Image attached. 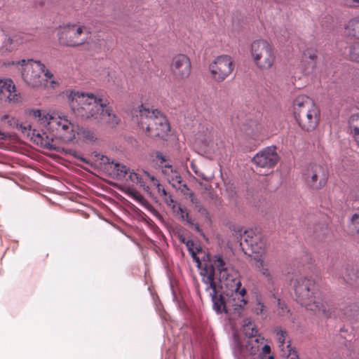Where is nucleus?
I'll use <instances>...</instances> for the list:
<instances>
[{
	"mask_svg": "<svg viewBox=\"0 0 359 359\" xmlns=\"http://www.w3.org/2000/svg\"><path fill=\"white\" fill-rule=\"evenodd\" d=\"M226 192L229 194V196L233 198L236 195V189L233 184H229L226 189Z\"/></svg>",
	"mask_w": 359,
	"mask_h": 359,
	"instance_id": "obj_42",
	"label": "nucleus"
},
{
	"mask_svg": "<svg viewBox=\"0 0 359 359\" xmlns=\"http://www.w3.org/2000/svg\"><path fill=\"white\" fill-rule=\"evenodd\" d=\"M144 172H147L142 171V173H139L130 170L126 180L139 185L140 187H142L145 191L149 192V187L146 185V180H149V178L144 175Z\"/></svg>",
	"mask_w": 359,
	"mask_h": 359,
	"instance_id": "obj_23",
	"label": "nucleus"
},
{
	"mask_svg": "<svg viewBox=\"0 0 359 359\" xmlns=\"http://www.w3.org/2000/svg\"><path fill=\"white\" fill-rule=\"evenodd\" d=\"M7 137V134L0 130V140H6Z\"/></svg>",
	"mask_w": 359,
	"mask_h": 359,
	"instance_id": "obj_45",
	"label": "nucleus"
},
{
	"mask_svg": "<svg viewBox=\"0 0 359 359\" xmlns=\"http://www.w3.org/2000/svg\"><path fill=\"white\" fill-rule=\"evenodd\" d=\"M279 161L276 147H267L259 151L252 158V162L262 168H272Z\"/></svg>",
	"mask_w": 359,
	"mask_h": 359,
	"instance_id": "obj_16",
	"label": "nucleus"
},
{
	"mask_svg": "<svg viewBox=\"0 0 359 359\" xmlns=\"http://www.w3.org/2000/svg\"><path fill=\"white\" fill-rule=\"evenodd\" d=\"M296 300L306 309L325 317L332 316L331 307L318 295L313 280L303 276H297L293 281Z\"/></svg>",
	"mask_w": 359,
	"mask_h": 359,
	"instance_id": "obj_3",
	"label": "nucleus"
},
{
	"mask_svg": "<svg viewBox=\"0 0 359 359\" xmlns=\"http://www.w3.org/2000/svg\"><path fill=\"white\" fill-rule=\"evenodd\" d=\"M289 310L284 302L281 301L280 299H278V309L277 313L279 316H285Z\"/></svg>",
	"mask_w": 359,
	"mask_h": 359,
	"instance_id": "obj_36",
	"label": "nucleus"
},
{
	"mask_svg": "<svg viewBox=\"0 0 359 359\" xmlns=\"http://www.w3.org/2000/svg\"><path fill=\"white\" fill-rule=\"evenodd\" d=\"M76 135L79 140L86 143H93L97 139L94 132L83 128H78L76 130Z\"/></svg>",
	"mask_w": 359,
	"mask_h": 359,
	"instance_id": "obj_26",
	"label": "nucleus"
},
{
	"mask_svg": "<svg viewBox=\"0 0 359 359\" xmlns=\"http://www.w3.org/2000/svg\"><path fill=\"white\" fill-rule=\"evenodd\" d=\"M144 175L149 178L151 182L153 183V185L157 188L158 193L159 194L161 197L167 196V191L164 189V187L159 183L158 180L154 176L151 175L149 172H144Z\"/></svg>",
	"mask_w": 359,
	"mask_h": 359,
	"instance_id": "obj_33",
	"label": "nucleus"
},
{
	"mask_svg": "<svg viewBox=\"0 0 359 359\" xmlns=\"http://www.w3.org/2000/svg\"><path fill=\"white\" fill-rule=\"evenodd\" d=\"M253 311L257 315H261L262 317H266V308L261 297H257L256 304L253 307Z\"/></svg>",
	"mask_w": 359,
	"mask_h": 359,
	"instance_id": "obj_32",
	"label": "nucleus"
},
{
	"mask_svg": "<svg viewBox=\"0 0 359 359\" xmlns=\"http://www.w3.org/2000/svg\"><path fill=\"white\" fill-rule=\"evenodd\" d=\"M34 118L37 119L41 124L45 125L47 130L53 133L55 138L60 139L63 142H71L76 137V129L74 125L69 120L64 116H54L43 115L39 109L30 111Z\"/></svg>",
	"mask_w": 359,
	"mask_h": 359,
	"instance_id": "obj_5",
	"label": "nucleus"
},
{
	"mask_svg": "<svg viewBox=\"0 0 359 359\" xmlns=\"http://www.w3.org/2000/svg\"><path fill=\"white\" fill-rule=\"evenodd\" d=\"M274 333L276 336V340L279 344V347L283 350L284 345L288 338L287 332L285 330L282 329L280 327H277L274 329Z\"/></svg>",
	"mask_w": 359,
	"mask_h": 359,
	"instance_id": "obj_30",
	"label": "nucleus"
},
{
	"mask_svg": "<svg viewBox=\"0 0 359 359\" xmlns=\"http://www.w3.org/2000/svg\"><path fill=\"white\" fill-rule=\"evenodd\" d=\"M68 99L74 115L83 120H94L111 126L118 124L120 119L109 106L107 100L93 93L72 91Z\"/></svg>",
	"mask_w": 359,
	"mask_h": 359,
	"instance_id": "obj_2",
	"label": "nucleus"
},
{
	"mask_svg": "<svg viewBox=\"0 0 359 359\" xmlns=\"http://www.w3.org/2000/svg\"><path fill=\"white\" fill-rule=\"evenodd\" d=\"M186 245L201 269V275L203 282L207 285L206 290H212L210 296L215 310L218 313H232L239 317L248 300L246 290L241 288L238 272L219 255L208 257L209 264L202 267L194 250V241L188 240Z\"/></svg>",
	"mask_w": 359,
	"mask_h": 359,
	"instance_id": "obj_1",
	"label": "nucleus"
},
{
	"mask_svg": "<svg viewBox=\"0 0 359 359\" xmlns=\"http://www.w3.org/2000/svg\"><path fill=\"white\" fill-rule=\"evenodd\" d=\"M317 54L316 50L312 48L306 49L303 54L301 62L302 70L306 75L313 72L316 67Z\"/></svg>",
	"mask_w": 359,
	"mask_h": 359,
	"instance_id": "obj_18",
	"label": "nucleus"
},
{
	"mask_svg": "<svg viewBox=\"0 0 359 359\" xmlns=\"http://www.w3.org/2000/svg\"><path fill=\"white\" fill-rule=\"evenodd\" d=\"M170 70L173 78L177 81H184L191 72L190 58L185 54L174 55L170 60Z\"/></svg>",
	"mask_w": 359,
	"mask_h": 359,
	"instance_id": "obj_12",
	"label": "nucleus"
},
{
	"mask_svg": "<svg viewBox=\"0 0 359 359\" xmlns=\"http://www.w3.org/2000/svg\"><path fill=\"white\" fill-rule=\"evenodd\" d=\"M348 56L350 60L359 62V41L353 43L349 47Z\"/></svg>",
	"mask_w": 359,
	"mask_h": 359,
	"instance_id": "obj_31",
	"label": "nucleus"
},
{
	"mask_svg": "<svg viewBox=\"0 0 359 359\" xmlns=\"http://www.w3.org/2000/svg\"><path fill=\"white\" fill-rule=\"evenodd\" d=\"M164 202L170 207H172V208H175V201L172 199V196L170 194V193L167 192L166 196L161 197Z\"/></svg>",
	"mask_w": 359,
	"mask_h": 359,
	"instance_id": "obj_40",
	"label": "nucleus"
},
{
	"mask_svg": "<svg viewBox=\"0 0 359 359\" xmlns=\"http://www.w3.org/2000/svg\"><path fill=\"white\" fill-rule=\"evenodd\" d=\"M8 65H13L21 72L22 78L24 81L29 86L33 88L39 87L42 84V74L46 78V81H50L53 83L51 79L53 74L46 69V67L39 61L33 60H22L20 61L8 63Z\"/></svg>",
	"mask_w": 359,
	"mask_h": 359,
	"instance_id": "obj_7",
	"label": "nucleus"
},
{
	"mask_svg": "<svg viewBox=\"0 0 359 359\" xmlns=\"http://www.w3.org/2000/svg\"><path fill=\"white\" fill-rule=\"evenodd\" d=\"M241 245L243 250L247 248L252 253L262 255L265 250L266 240L261 234L255 233L253 230H247L242 236Z\"/></svg>",
	"mask_w": 359,
	"mask_h": 359,
	"instance_id": "obj_14",
	"label": "nucleus"
},
{
	"mask_svg": "<svg viewBox=\"0 0 359 359\" xmlns=\"http://www.w3.org/2000/svg\"><path fill=\"white\" fill-rule=\"evenodd\" d=\"M138 124L151 137H162L170 131L166 117L158 109H149L141 106L139 110Z\"/></svg>",
	"mask_w": 359,
	"mask_h": 359,
	"instance_id": "obj_6",
	"label": "nucleus"
},
{
	"mask_svg": "<svg viewBox=\"0 0 359 359\" xmlns=\"http://www.w3.org/2000/svg\"><path fill=\"white\" fill-rule=\"evenodd\" d=\"M349 228L353 233L359 234V211L351 216Z\"/></svg>",
	"mask_w": 359,
	"mask_h": 359,
	"instance_id": "obj_34",
	"label": "nucleus"
},
{
	"mask_svg": "<svg viewBox=\"0 0 359 359\" xmlns=\"http://www.w3.org/2000/svg\"><path fill=\"white\" fill-rule=\"evenodd\" d=\"M107 163L114 165V170L116 172V177L118 179H122L126 177L128 174L130 169L126 165L118 163H114L113 161L110 162V159L106 157Z\"/></svg>",
	"mask_w": 359,
	"mask_h": 359,
	"instance_id": "obj_27",
	"label": "nucleus"
},
{
	"mask_svg": "<svg viewBox=\"0 0 359 359\" xmlns=\"http://www.w3.org/2000/svg\"><path fill=\"white\" fill-rule=\"evenodd\" d=\"M330 230L325 224H318L313 227V236L316 238L323 241L327 238Z\"/></svg>",
	"mask_w": 359,
	"mask_h": 359,
	"instance_id": "obj_28",
	"label": "nucleus"
},
{
	"mask_svg": "<svg viewBox=\"0 0 359 359\" xmlns=\"http://www.w3.org/2000/svg\"><path fill=\"white\" fill-rule=\"evenodd\" d=\"M306 184L313 190H319L327 184V174L323 166L316 163L308 165L303 172Z\"/></svg>",
	"mask_w": 359,
	"mask_h": 359,
	"instance_id": "obj_11",
	"label": "nucleus"
},
{
	"mask_svg": "<svg viewBox=\"0 0 359 359\" xmlns=\"http://www.w3.org/2000/svg\"><path fill=\"white\" fill-rule=\"evenodd\" d=\"M0 100L18 103L21 100L20 94L11 79H0Z\"/></svg>",
	"mask_w": 359,
	"mask_h": 359,
	"instance_id": "obj_17",
	"label": "nucleus"
},
{
	"mask_svg": "<svg viewBox=\"0 0 359 359\" xmlns=\"http://www.w3.org/2000/svg\"><path fill=\"white\" fill-rule=\"evenodd\" d=\"M256 267L265 285L269 290H275L278 280V273L276 267L260 259H258Z\"/></svg>",
	"mask_w": 359,
	"mask_h": 359,
	"instance_id": "obj_15",
	"label": "nucleus"
},
{
	"mask_svg": "<svg viewBox=\"0 0 359 359\" xmlns=\"http://www.w3.org/2000/svg\"><path fill=\"white\" fill-rule=\"evenodd\" d=\"M259 339L255 338V339H251L248 341V344L247 345V348L249 349L250 354H255L257 351H259Z\"/></svg>",
	"mask_w": 359,
	"mask_h": 359,
	"instance_id": "obj_35",
	"label": "nucleus"
},
{
	"mask_svg": "<svg viewBox=\"0 0 359 359\" xmlns=\"http://www.w3.org/2000/svg\"><path fill=\"white\" fill-rule=\"evenodd\" d=\"M342 4L344 6L349 8H359V0H342Z\"/></svg>",
	"mask_w": 359,
	"mask_h": 359,
	"instance_id": "obj_37",
	"label": "nucleus"
},
{
	"mask_svg": "<svg viewBox=\"0 0 359 359\" xmlns=\"http://www.w3.org/2000/svg\"><path fill=\"white\" fill-rule=\"evenodd\" d=\"M293 112L299 127L306 131L313 130L318 126L320 111L312 99L300 95L293 102Z\"/></svg>",
	"mask_w": 359,
	"mask_h": 359,
	"instance_id": "obj_4",
	"label": "nucleus"
},
{
	"mask_svg": "<svg viewBox=\"0 0 359 359\" xmlns=\"http://www.w3.org/2000/svg\"><path fill=\"white\" fill-rule=\"evenodd\" d=\"M73 156H74V158H76V159L79 160L80 161H81V162H83L84 163H86V164L89 163V161L87 159H86L85 158H83L78 152L74 151V154H73Z\"/></svg>",
	"mask_w": 359,
	"mask_h": 359,
	"instance_id": "obj_43",
	"label": "nucleus"
},
{
	"mask_svg": "<svg viewBox=\"0 0 359 359\" xmlns=\"http://www.w3.org/2000/svg\"><path fill=\"white\" fill-rule=\"evenodd\" d=\"M90 32L83 25L80 23L68 24L61 28L58 39L61 44L76 47L88 42Z\"/></svg>",
	"mask_w": 359,
	"mask_h": 359,
	"instance_id": "obj_9",
	"label": "nucleus"
},
{
	"mask_svg": "<svg viewBox=\"0 0 359 359\" xmlns=\"http://www.w3.org/2000/svg\"><path fill=\"white\" fill-rule=\"evenodd\" d=\"M182 186H183V187H184L185 189H187V190L189 189H188V187H187V186L186 184H183Z\"/></svg>",
	"mask_w": 359,
	"mask_h": 359,
	"instance_id": "obj_48",
	"label": "nucleus"
},
{
	"mask_svg": "<svg viewBox=\"0 0 359 359\" xmlns=\"http://www.w3.org/2000/svg\"><path fill=\"white\" fill-rule=\"evenodd\" d=\"M271 352V348L269 345H264L263 347H262V354L264 355H269Z\"/></svg>",
	"mask_w": 359,
	"mask_h": 359,
	"instance_id": "obj_44",
	"label": "nucleus"
},
{
	"mask_svg": "<svg viewBox=\"0 0 359 359\" xmlns=\"http://www.w3.org/2000/svg\"><path fill=\"white\" fill-rule=\"evenodd\" d=\"M345 33L348 36L359 39V15L350 19L345 25Z\"/></svg>",
	"mask_w": 359,
	"mask_h": 359,
	"instance_id": "obj_24",
	"label": "nucleus"
},
{
	"mask_svg": "<svg viewBox=\"0 0 359 359\" xmlns=\"http://www.w3.org/2000/svg\"><path fill=\"white\" fill-rule=\"evenodd\" d=\"M195 229H196V231H201L200 227H199V226H198V224H197V225H196Z\"/></svg>",
	"mask_w": 359,
	"mask_h": 359,
	"instance_id": "obj_46",
	"label": "nucleus"
},
{
	"mask_svg": "<svg viewBox=\"0 0 359 359\" xmlns=\"http://www.w3.org/2000/svg\"><path fill=\"white\" fill-rule=\"evenodd\" d=\"M160 158L161 159L162 162L165 161V158L163 156H161Z\"/></svg>",
	"mask_w": 359,
	"mask_h": 359,
	"instance_id": "obj_47",
	"label": "nucleus"
},
{
	"mask_svg": "<svg viewBox=\"0 0 359 359\" xmlns=\"http://www.w3.org/2000/svg\"><path fill=\"white\" fill-rule=\"evenodd\" d=\"M177 215H180L184 220H186L188 222H191V219L189 218V213L187 212L185 208L179 206L177 210Z\"/></svg>",
	"mask_w": 359,
	"mask_h": 359,
	"instance_id": "obj_39",
	"label": "nucleus"
},
{
	"mask_svg": "<svg viewBox=\"0 0 359 359\" xmlns=\"http://www.w3.org/2000/svg\"><path fill=\"white\" fill-rule=\"evenodd\" d=\"M275 1H277V2H280V1H282L283 0H275Z\"/></svg>",
	"mask_w": 359,
	"mask_h": 359,
	"instance_id": "obj_50",
	"label": "nucleus"
},
{
	"mask_svg": "<svg viewBox=\"0 0 359 359\" xmlns=\"http://www.w3.org/2000/svg\"><path fill=\"white\" fill-rule=\"evenodd\" d=\"M243 332L247 337L251 339L257 336L258 330L252 321L246 319L243 324Z\"/></svg>",
	"mask_w": 359,
	"mask_h": 359,
	"instance_id": "obj_29",
	"label": "nucleus"
},
{
	"mask_svg": "<svg viewBox=\"0 0 359 359\" xmlns=\"http://www.w3.org/2000/svg\"><path fill=\"white\" fill-rule=\"evenodd\" d=\"M211 78L217 83L224 81L234 69L233 60L229 55L216 57L209 65Z\"/></svg>",
	"mask_w": 359,
	"mask_h": 359,
	"instance_id": "obj_10",
	"label": "nucleus"
},
{
	"mask_svg": "<svg viewBox=\"0 0 359 359\" xmlns=\"http://www.w3.org/2000/svg\"><path fill=\"white\" fill-rule=\"evenodd\" d=\"M162 173L173 187L180 189L182 177L176 169H174L172 165L165 164L162 166Z\"/></svg>",
	"mask_w": 359,
	"mask_h": 359,
	"instance_id": "obj_20",
	"label": "nucleus"
},
{
	"mask_svg": "<svg viewBox=\"0 0 359 359\" xmlns=\"http://www.w3.org/2000/svg\"><path fill=\"white\" fill-rule=\"evenodd\" d=\"M128 194L133 197L137 201H139L140 203L144 201V197L135 189H129L128 191Z\"/></svg>",
	"mask_w": 359,
	"mask_h": 359,
	"instance_id": "obj_38",
	"label": "nucleus"
},
{
	"mask_svg": "<svg viewBox=\"0 0 359 359\" xmlns=\"http://www.w3.org/2000/svg\"><path fill=\"white\" fill-rule=\"evenodd\" d=\"M196 139L205 151L215 153L219 149L217 135L210 125H201Z\"/></svg>",
	"mask_w": 359,
	"mask_h": 359,
	"instance_id": "obj_13",
	"label": "nucleus"
},
{
	"mask_svg": "<svg viewBox=\"0 0 359 359\" xmlns=\"http://www.w3.org/2000/svg\"><path fill=\"white\" fill-rule=\"evenodd\" d=\"M287 345L286 348L287 349L288 356H290V359H299L294 350L292 348L290 341H287Z\"/></svg>",
	"mask_w": 359,
	"mask_h": 359,
	"instance_id": "obj_41",
	"label": "nucleus"
},
{
	"mask_svg": "<svg viewBox=\"0 0 359 359\" xmlns=\"http://www.w3.org/2000/svg\"><path fill=\"white\" fill-rule=\"evenodd\" d=\"M32 140L38 145L46 149H50L53 147V133L50 135H47L46 133L43 132L42 133H36L34 130L32 133Z\"/></svg>",
	"mask_w": 359,
	"mask_h": 359,
	"instance_id": "obj_22",
	"label": "nucleus"
},
{
	"mask_svg": "<svg viewBox=\"0 0 359 359\" xmlns=\"http://www.w3.org/2000/svg\"><path fill=\"white\" fill-rule=\"evenodd\" d=\"M267 359H273V357L271 355V356H269V357L267 358Z\"/></svg>",
	"mask_w": 359,
	"mask_h": 359,
	"instance_id": "obj_49",
	"label": "nucleus"
},
{
	"mask_svg": "<svg viewBox=\"0 0 359 359\" xmlns=\"http://www.w3.org/2000/svg\"><path fill=\"white\" fill-rule=\"evenodd\" d=\"M250 53L255 65L260 70L270 69L276 62L275 49L266 40L257 39L252 41Z\"/></svg>",
	"mask_w": 359,
	"mask_h": 359,
	"instance_id": "obj_8",
	"label": "nucleus"
},
{
	"mask_svg": "<svg viewBox=\"0 0 359 359\" xmlns=\"http://www.w3.org/2000/svg\"><path fill=\"white\" fill-rule=\"evenodd\" d=\"M348 130L357 144L359 146V113L353 114L348 121Z\"/></svg>",
	"mask_w": 359,
	"mask_h": 359,
	"instance_id": "obj_25",
	"label": "nucleus"
},
{
	"mask_svg": "<svg viewBox=\"0 0 359 359\" xmlns=\"http://www.w3.org/2000/svg\"><path fill=\"white\" fill-rule=\"evenodd\" d=\"M27 35L24 33H17L6 36L3 41V46L8 51H13L18 47L27 41Z\"/></svg>",
	"mask_w": 359,
	"mask_h": 359,
	"instance_id": "obj_19",
	"label": "nucleus"
},
{
	"mask_svg": "<svg viewBox=\"0 0 359 359\" xmlns=\"http://www.w3.org/2000/svg\"><path fill=\"white\" fill-rule=\"evenodd\" d=\"M332 313V317H336L337 316L341 318H352L356 321H359V303L349 305L348 306L344 309H340V313L334 310L331 308Z\"/></svg>",
	"mask_w": 359,
	"mask_h": 359,
	"instance_id": "obj_21",
	"label": "nucleus"
}]
</instances>
